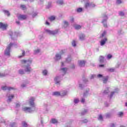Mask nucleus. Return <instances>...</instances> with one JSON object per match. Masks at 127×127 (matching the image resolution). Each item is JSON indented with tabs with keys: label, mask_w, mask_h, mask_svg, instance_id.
Returning a JSON list of instances; mask_svg holds the SVG:
<instances>
[{
	"label": "nucleus",
	"mask_w": 127,
	"mask_h": 127,
	"mask_svg": "<svg viewBox=\"0 0 127 127\" xmlns=\"http://www.w3.org/2000/svg\"><path fill=\"white\" fill-rule=\"evenodd\" d=\"M21 63L22 67H24V71L28 74H30L33 69L30 66L31 64L32 63V60L31 59L29 60H22L21 61Z\"/></svg>",
	"instance_id": "obj_1"
},
{
	"label": "nucleus",
	"mask_w": 127,
	"mask_h": 127,
	"mask_svg": "<svg viewBox=\"0 0 127 127\" xmlns=\"http://www.w3.org/2000/svg\"><path fill=\"white\" fill-rule=\"evenodd\" d=\"M34 101H35V98L34 97H31L29 99V104L31 107H24L22 110L25 112V113H32L35 111V104H34Z\"/></svg>",
	"instance_id": "obj_2"
},
{
	"label": "nucleus",
	"mask_w": 127,
	"mask_h": 127,
	"mask_svg": "<svg viewBox=\"0 0 127 127\" xmlns=\"http://www.w3.org/2000/svg\"><path fill=\"white\" fill-rule=\"evenodd\" d=\"M45 31L47 34H49V35H56L59 31V30L58 29L51 30L49 29H47L45 30Z\"/></svg>",
	"instance_id": "obj_3"
},
{
	"label": "nucleus",
	"mask_w": 127,
	"mask_h": 127,
	"mask_svg": "<svg viewBox=\"0 0 127 127\" xmlns=\"http://www.w3.org/2000/svg\"><path fill=\"white\" fill-rule=\"evenodd\" d=\"M12 45H13V44L10 43L7 47L4 52V55L6 56H10V48L12 47Z\"/></svg>",
	"instance_id": "obj_4"
},
{
	"label": "nucleus",
	"mask_w": 127,
	"mask_h": 127,
	"mask_svg": "<svg viewBox=\"0 0 127 127\" xmlns=\"http://www.w3.org/2000/svg\"><path fill=\"white\" fill-rule=\"evenodd\" d=\"M102 17L103 18L102 23L103 24V26L104 27H108V25L107 24V20H108V16L104 14L102 15Z\"/></svg>",
	"instance_id": "obj_5"
},
{
	"label": "nucleus",
	"mask_w": 127,
	"mask_h": 127,
	"mask_svg": "<svg viewBox=\"0 0 127 127\" xmlns=\"http://www.w3.org/2000/svg\"><path fill=\"white\" fill-rule=\"evenodd\" d=\"M55 83L57 86H60L61 84V76H56L54 78Z\"/></svg>",
	"instance_id": "obj_6"
},
{
	"label": "nucleus",
	"mask_w": 127,
	"mask_h": 127,
	"mask_svg": "<svg viewBox=\"0 0 127 127\" xmlns=\"http://www.w3.org/2000/svg\"><path fill=\"white\" fill-rule=\"evenodd\" d=\"M64 54V51H61L60 53L57 54L55 56V60L56 61H58V60H60L61 59V56Z\"/></svg>",
	"instance_id": "obj_7"
},
{
	"label": "nucleus",
	"mask_w": 127,
	"mask_h": 127,
	"mask_svg": "<svg viewBox=\"0 0 127 127\" xmlns=\"http://www.w3.org/2000/svg\"><path fill=\"white\" fill-rule=\"evenodd\" d=\"M9 35H10L12 39H14V38H16V37H17V35H16V33H13L11 31L9 32Z\"/></svg>",
	"instance_id": "obj_8"
},
{
	"label": "nucleus",
	"mask_w": 127,
	"mask_h": 127,
	"mask_svg": "<svg viewBox=\"0 0 127 127\" xmlns=\"http://www.w3.org/2000/svg\"><path fill=\"white\" fill-rule=\"evenodd\" d=\"M7 27V24H3V23L0 22V28L2 30H6Z\"/></svg>",
	"instance_id": "obj_9"
},
{
	"label": "nucleus",
	"mask_w": 127,
	"mask_h": 127,
	"mask_svg": "<svg viewBox=\"0 0 127 127\" xmlns=\"http://www.w3.org/2000/svg\"><path fill=\"white\" fill-rule=\"evenodd\" d=\"M78 64L79 67H85L86 62L85 61H78Z\"/></svg>",
	"instance_id": "obj_10"
},
{
	"label": "nucleus",
	"mask_w": 127,
	"mask_h": 127,
	"mask_svg": "<svg viewBox=\"0 0 127 127\" xmlns=\"http://www.w3.org/2000/svg\"><path fill=\"white\" fill-rule=\"evenodd\" d=\"M79 40L81 41H84L86 39V35L84 34H80L79 36Z\"/></svg>",
	"instance_id": "obj_11"
},
{
	"label": "nucleus",
	"mask_w": 127,
	"mask_h": 127,
	"mask_svg": "<svg viewBox=\"0 0 127 127\" xmlns=\"http://www.w3.org/2000/svg\"><path fill=\"white\" fill-rule=\"evenodd\" d=\"M1 89L3 91H5L6 90H8V91H10V90H14V88L7 86H3L1 87Z\"/></svg>",
	"instance_id": "obj_12"
},
{
	"label": "nucleus",
	"mask_w": 127,
	"mask_h": 127,
	"mask_svg": "<svg viewBox=\"0 0 127 127\" xmlns=\"http://www.w3.org/2000/svg\"><path fill=\"white\" fill-rule=\"evenodd\" d=\"M118 92H119V89L116 88L114 91L111 92V93L109 95L110 98H113V96H114V95H115V94H116V93H118Z\"/></svg>",
	"instance_id": "obj_13"
},
{
	"label": "nucleus",
	"mask_w": 127,
	"mask_h": 127,
	"mask_svg": "<svg viewBox=\"0 0 127 127\" xmlns=\"http://www.w3.org/2000/svg\"><path fill=\"white\" fill-rule=\"evenodd\" d=\"M27 18V16L26 15H20L18 17L19 20H24V19H26Z\"/></svg>",
	"instance_id": "obj_14"
},
{
	"label": "nucleus",
	"mask_w": 127,
	"mask_h": 127,
	"mask_svg": "<svg viewBox=\"0 0 127 127\" xmlns=\"http://www.w3.org/2000/svg\"><path fill=\"white\" fill-rule=\"evenodd\" d=\"M108 41V39L106 38H104V39L101 40L100 41V45L101 46H104L105 44H106V42Z\"/></svg>",
	"instance_id": "obj_15"
},
{
	"label": "nucleus",
	"mask_w": 127,
	"mask_h": 127,
	"mask_svg": "<svg viewBox=\"0 0 127 127\" xmlns=\"http://www.w3.org/2000/svg\"><path fill=\"white\" fill-rule=\"evenodd\" d=\"M7 96L8 97V102H11V100L14 97V95L13 94H7Z\"/></svg>",
	"instance_id": "obj_16"
},
{
	"label": "nucleus",
	"mask_w": 127,
	"mask_h": 127,
	"mask_svg": "<svg viewBox=\"0 0 127 127\" xmlns=\"http://www.w3.org/2000/svg\"><path fill=\"white\" fill-rule=\"evenodd\" d=\"M41 50H40L39 48H37L35 49L34 50V55H37V54H39V53H40Z\"/></svg>",
	"instance_id": "obj_17"
},
{
	"label": "nucleus",
	"mask_w": 127,
	"mask_h": 127,
	"mask_svg": "<svg viewBox=\"0 0 127 127\" xmlns=\"http://www.w3.org/2000/svg\"><path fill=\"white\" fill-rule=\"evenodd\" d=\"M90 6H91V2H89V1H87V2H86L84 4V7L86 8H90Z\"/></svg>",
	"instance_id": "obj_18"
},
{
	"label": "nucleus",
	"mask_w": 127,
	"mask_h": 127,
	"mask_svg": "<svg viewBox=\"0 0 127 127\" xmlns=\"http://www.w3.org/2000/svg\"><path fill=\"white\" fill-rule=\"evenodd\" d=\"M110 88L107 87L105 90L102 91V93L103 95H106V94H108L110 92V90H109Z\"/></svg>",
	"instance_id": "obj_19"
},
{
	"label": "nucleus",
	"mask_w": 127,
	"mask_h": 127,
	"mask_svg": "<svg viewBox=\"0 0 127 127\" xmlns=\"http://www.w3.org/2000/svg\"><path fill=\"white\" fill-rule=\"evenodd\" d=\"M43 76H47L48 75V70L47 69H43L42 71Z\"/></svg>",
	"instance_id": "obj_20"
},
{
	"label": "nucleus",
	"mask_w": 127,
	"mask_h": 127,
	"mask_svg": "<svg viewBox=\"0 0 127 127\" xmlns=\"http://www.w3.org/2000/svg\"><path fill=\"white\" fill-rule=\"evenodd\" d=\"M57 3L59 4V5H63V4H64V0H58Z\"/></svg>",
	"instance_id": "obj_21"
},
{
	"label": "nucleus",
	"mask_w": 127,
	"mask_h": 127,
	"mask_svg": "<svg viewBox=\"0 0 127 127\" xmlns=\"http://www.w3.org/2000/svg\"><path fill=\"white\" fill-rule=\"evenodd\" d=\"M69 26V22L67 21H64V27L66 28Z\"/></svg>",
	"instance_id": "obj_22"
},
{
	"label": "nucleus",
	"mask_w": 127,
	"mask_h": 127,
	"mask_svg": "<svg viewBox=\"0 0 127 127\" xmlns=\"http://www.w3.org/2000/svg\"><path fill=\"white\" fill-rule=\"evenodd\" d=\"M18 72L20 75H24L25 74V71L22 69H19Z\"/></svg>",
	"instance_id": "obj_23"
},
{
	"label": "nucleus",
	"mask_w": 127,
	"mask_h": 127,
	"mask_svg": "<svg viewBox=\"0 0 127 127\" xmlns=\"http://www.w3.org/2000/svg\"><path fill=\"white\" fill-rule=\"evenodd\" d=\"M67 95V91H63L61 92V97H64Z\"/></svg>",
	"instance_id": "obj_24"
},
{
	"label": "nucleus",
	"mask_w": 127,
	"mask_h": 127,
	"mask_svg": "<svg viewBox=\"0 0 127 127\" xmlns=\"http://www.w3.org/2000/svg\"><path fill=\"white\" fill-rule=\"evenodd\" d=\"M64 127H72V121H70L68 123L66 124Z\"/></svg>",
	"instance_id": "obj_25"
},
{
	"label": "nucleus",
	"mask_w": 127,
	"mask_h": 127,
	"mask_svg": "<svg viewBox=\"0 0 127 127\" xmlns=\"http://www.w3.org/2000/svg\"><path fill=\"white\" fill-rule=\"evenodd\" d=\"M49 19L50 20V21H53L56 19V17L55 16H51L49 18Z\"/></svg>",
	"instance_id": "obj_26"
},
{
	"label": "nucleus",
	"mask_w": 127,
	"mask_h": 127,
	"mask_svg": "<svg viewBox=\"0 0 127 127\" xmlns=\"http://www.w3.org/2000/svg\"><path fill=\"white\" fill-rule=\"evenodd\" d=\"M53 96H61V92L58 91L53 92Z\"/></svg>",
	"instance_id": "obj_27"
},
{
	"label": "nucleus",
	"mask_w": 127,
	"mask_h": 127,
	"mask_svg": "<svg viewBox=\"0 0 127 127\" xmlns=\"http://www.w3.org/2000/svg\"><path fill=\"white\" fill-rule=\"evenodd\" d=\"M3 12L4 13V14H5V15H7V16H9V15H10V13H9V11H8V10H4Z\"/></svg>",
	"instance_id": "obj_28"
},
{
	"label": "nucleus",
	"mask_w": 127,
	"mask_h": 127,
	"mask_svg": "<svg viewBox=\"0 0 127 127\" xmlns=\"http://www.w3.org/2000/svg\"><path fill=\"white\" fill-rule=\"evenodd\" d=\"M102 81L104 84L107 83V82H108V77H103Z\"/></svg>",
	"instance_id": "obj_29"
},
{
	"label": "nucleus",
	"mask_w": 127,
	"mask_h": 127,
	"mask_svg": "<svg viewBox=\"0 0 127 127\" xmlns=\"http://www.w3.org/2000/svg\"><path fill=\"white\" fill-rule=\"evenodd\" d=\"M107 72H115L114 68H109L107 69Z\"/></svg>",
	"instance_id": "obj_30"
},
{
	"label": "nucleus",
	"mask_w": 127,
	"mask_h": 127,
	"mask_svg": "<svg viewBox=\"0 0 127 127\" xmlns=\"http://www.w3.org/2000/svg\"><path fill=\"white\" fill-rule=\"evenodd\" d=\"M105 117L107 119H110V118L112 117V114L107 113L105 115Z\"/></svg>",
	"instance_id": "obj_31"
},
{
	"label": "nucleus",
	"mask_w": 127,
	"mask_h": 127,
	"mask_svg": "<svg viewBox=\"0 0 127 127\" xmlns=\"http://www.w3.org/2000/svg\"><path fill=\"white\" fill-rule=\"evenodd\" d=\"M104 58L103 56H100L99 58V61L100 63H104Z\"/></svg>",
	"instance_id": "obj_32"
},
{
	"label": "nucleus",
	"mask_w": 127,
	"mask_h": 127,
	"mask_svg": "<svg viewBox=\"0 0 127 127\" xmlns=\"http://www.w3.org/2000/svg\"><path fill=\"white\" fill-rule=\"evenodd\" d=\"M51 123L52 124H57V123H58V121L55 119H52L51 120Z\"/></svg>",
	"instance_id": "obj_33"
},
{
	"label": "nucleus",
	"mask_w": 127,
	"mask_h": 127,
	"mask_svg": "<svg viewBox=\"0 0 127 127\" xmlns=\"http://www.w3.org/2000/svg\"><path fill=\"white\" fill-rule=\"evenodd\" d=\"M118 116L120 118H123V117H124V112H119L118 114Z\"/></svg>",
	"instance_id": "obj_34"
},
{
	"label": "nucleus",
	"mask_w": 127,
	"mask_h": 127,
	"mask_svg": "<svg viewBox=\"0 0 127 127\" xmlns=\"http://www.w3.org/2000/svg\"><path fill=\"white\" fill-rule=\"evenodd\" d=\"M52 3L51 2H49L48 4L46 5V7L47 8H50L52 6Z\"/></svg>",
	"instance_id": "obj_35"
},
{
	"label": "nucleus",
	"mask_w": 127,
	"mask_h": 127,
	"mask_svg": "<svg viewBox=\"0 0 127 127\" xmlns=\"http://www.w3.org/2000/svg\"><path fill=\"white\" fill-rule=\"evenodd\" d=\"M80 102V100H79V98H74L73 100V103L74 104H78Z\"/></svg>",
	"instance_id": "obj_36"
},
{
	"label": "nucleus",
	"mask_w": 127,
	"mask_h": 127,
	"mask_svg": "<svg viewBox=\"0 0 127 127\" xmlns=\"http://www.w3.org/2000/svg\"><path fill=\"white\" fill-rule=\"evenodd\" d=\"M118 33L119 35H122L124 34V33H125L124 32V31H123V30L120 29L118 31Z\"/></svg>",
	"instance_id": "obj_37"
},
{
	"label": "nucleus",
	"mask_w": 127,
	"mask_h": 127,
	"mask_svg": "<svg viewBox=\"0 0 127 127\" xmlns=\"http://www.w3.org/2000/svg\"><path fill=\"white\" fill-rule=\"evenodd\" d=\"M96 6V4L94 3V2H90V8H94Z\"/></svg>",
	"instance_id": "obj_38"
},
{
	"label": "nucleus",
	"mask_w": 127,
	"mask_h": 127,
	"mask_svg": "<svg viewBox=\"0 0 127 127\" xmlns=\"http://www.w3.org/2000/svg\"><path fill=\"white\" fill-rule=\"evenodd\" d=\"M76 10L77 12H78V13L82 12V11H83V8H82L81 7L77 8Z\"/></svg>",
	"instance_id": "obj_39"
},
{
	"label": "nucleus",
	"mask_w": 127,
	"mask_h": 127,
	"mask_svg": "<svg viewBox=\"0 0 127 127\" xmlns=\"http://www.w3.org/2000/svg\"><path fill=\"white\" fill-rule=\"evenodd\" d=\"M82 27V26H81V25H76L75 26H74V28L76 30H79V29H80V28Z\"/></svg>",
	"instance_id": "obj_40"
},
{
	"label": "nucleus",
	"mask_w": 127,
	"mask_h": 127,
	"mask_svg": "<svg viewBox=\"0 0 127 127\" xmlns=\"http://www.w3.org/2000/svg\"><path fill=\"white\" fill-rule=\"evenodd\" d=\"M87 113H88V110H84L81 112V116H84V115H86Z\"/></svg>",
	"instance_id": "obj_41"
},
{
	"label": "nucleus",
	"mask_w": 127,
	"mask_h": 127,
	"mask_svg": "<svg viewBox=\"0 0 127 127\" xmlns=\"http://www.w3.org/2000/svg\"><path fill=\"white\" fill-rule=\"evenodd\" d=\"M71 44H72V46H73V47H76L77 45L76 44V41H75V40H73L72 41Z\"/></svg>",
	"instance_id": "obj_42"
},
{
	"label": "nucleus",
	"mask_w": 127,
	"mask_h": 127,
	"mask_svg": "<svg viewBox=\"0 0 127 127\" xmlns=\"http://www.w3.org/2000/svg\"><path fill=\"white\" fill-rule=\"evenodd\" d=\"M25 55V51H22V55L19 56L18 57L19 58H22V57H23Z\"/></svg>",
	"instance_id": "obj_43"
},
{
	"label": "nucleus",
	"mask_w": 127,
	"mask_h": 127,
	"mask_svg": "<svg viewBox=\"0 0 127 127\" xmlns=\"http://www.w3.org/2000/svg\"><path fill=\"white\" fill-rule=\"evenodd\" d=\"M89 95V90H87L85 92H84L83 94V97H87Z\"/></svg>",
	"instance_id": "obj_44"
},
{
	"label": "nucleus",
	"mask_w": 127,
	"mask_h": 127,
	"mask_svg": "<svg viewBox=\"0 0 127 127\" xmlns=\"http://www.w3.org/2000/svg\"><path fill=\"white\" fill-rule=\"evenodd\" d=\"M116 3H117V4H121V3H123V0H117Z\"/></svg>",
	"instance_id": "obj_45"
},
{
	"label": "nucleus",
	"mask_w": 127,
	"mask_h": 127,
	"mask_svg": "<svg viewBox=\"0 0 127 127\" xmlns=\"http://www.w3.org/2000/svg\"><path fill=\"white\" fill-rule=\"evenodd\" d=\"M61 70L64 74L67 72V68H62Z\"/></svg>",
	"instance_id": "obj_46"
},
{
	"label": "nucleus",
	"mask_w": 127,
	"mask_h": 127,
	"mask_svg": "<svg viewBox=\"0 0 127 127\" xmlns=\"http://www.w3.org/2000/svg\"><path fill=\"white\" fill-rule=\"evenodd\" d=\"M98 121H103V116L102 115H99L98 118Z\"/></svg>",
	"instance_id": "obj_47"
},
{
	"label": "nucleus",
	"mask_w": 127,
	"mask_h": 127,
	"mask_svg": "<svg viewBox=\"0 0 127 127\" xmlns=\"http://www.w3.org/2000/svg\"><path fill=\"white\" fill-rule=\"evenodd\" d=\"M32 15L33 17H35L37 15V12H33L32 13Z\"/></svg>",
	"instance_id": "obj_48"
},
{
	"label": "nucleus",
	"mask_w": 127,
	"mask_h": 127,
	"mask_svg": "<svg viewBox=\"0 0 127 127\" xmlns=\"http://www.w3.org/2000/svg\"><path fill=\"white\" fill-rule=\"evenodd\" d=\"M107 34L106 31H104L103 33L102 34L101 37H104V36H105Z\"/></svg>",
	"instance_id": "obj_49"
},
{
	"label": "nucleus",
	"mask_w": 127,
	"mask_h": 127,
	"mask_svg": "<svg viewBox=\"0 0 127 127\" xmlns=\"http://www.w3.org/2000/svg\"><path fill=\"white\" fill-rule=\"evenodd\" d=\"M66 62L67 63H69V62H71V58H68L66 59Z\"/></svg>",
	"instance_id": "obj_50"
},
{
	"label": "nucleus",
	"mask_w": 127,
	"mask_h": 127,
	"mask_svg": "<svg viewBox=\"0 0 127 127\" xmlns=\"http://www.w3.org/2000/svg\"><path fill=\"white\" fill-rule=\"evenodd\" d=\"M119 15H121V16H124L125 15V13L123 11H121L119 12Z\"/></svg>",
	"instance_id": "obj_51"
},
{
	"label": "nucleus",
	"mask_w": 127,
	"mask_h": 127,
	"mask_svg": "<svg viewBox=\"0 0 127 127\" xmlns=\"http://www.w3.org/2000/svg\"><path fill=\"white\" fill-rule=\"evenodd\" d=\"M16 124L15 123H13L10 124V127H16Z\"/></svg>",
	"instance_id": "obj_52"
},
{
	"label": "nucleus",
	"mask_w": 127,
	"mask_h": 127,
	"mask_svg": "<svg viewBox=\"0 0 127 127\" xmlns=\"http://www.w3.org/2000/svg\"><path fill=\"white\" fill-rule=\"evenodd\" d=\"M5 76H6V74L0 72V77H4Z\"/></svg>",
	"instance_id": "obj_53"
},
{
	"label": "nucleus",
	"mask_w": 127,
	"mask_h": 127,
	"mask_svg": "<svg viewBox=\"0 0 127 127\" xmlns=\"http://www.w3.org/2000/svg\"><path fill=\"white\" fill-rule=\"evenodd\" d=\"M25 87H26V84L23 83L21 85V88H22L23 89L25 88Z\"/></svg>",
	"instance_id": "obj_54"
},
{
	"label": "nucleus",
	"mask_w": 127,
	"mask_h": 127,
	"mask_svg": "<svg viewBox=\"0 0 127 127\" xmlns=\"http://www.w3.org/2000/svg\"><path fill=\"white\" fill-rule=\"evenodd\" d=\"M82 123L83 124H86V123H88V120L87 119H84L83 120H82Z\"/></svg>",
	"instance_id": "obj_55"
},
{
	"label": "nucleus",
	"mask_w": 127,
	"mask_h": 127,
	"mask_svg": "<svg viewBox=\"0 0 127 127\" xmlns=\"http://www.w3.org/2000/svg\"><path fill=\"white\" fill-rule=\"evenodd\" d=\"M70 21L72 23V22H74V18L73 17H70Z\"/></svg>",
	"instance_id": "obj_56"
},
{
	"label": "nucleus",
	"mask_w": 127,
	"mask_h": 127,
	"mask_svg": "<svg viewBox=\"0 0 127 127\" xmlns=\"http://www.w3.org/2000/svg\"><path fill=\"white\" fill-rule=\"evenodd\" d=\"M21 7L23 9H25V8H26L25 5H21Z\"/></svg>",
	"instance_id": "obj_57"
},
{
	"label": "nucleus",
	"mask_w": 127,
	"mask_h": 127,
	"mask_svg": "<svg viewBox=\"0 0 127 127\" xmlns=\"http://www.w3.org/2000/svg\"><path fill=\"white\" fill-rule=\"evenodd\" d=\"M81 102L82 103V104H84V103H85V98H82L81 100Z\"/></svg>",
	"instance_id": "obj_58"
},
{
	"label": "nucleus",
	"mask_w": 127,
	"mask_h": 127,
	"mask_svg": "<svg viewBox=\"0 0 127 127\" xmlns=\"http://www.w3.org/2000/svg\"><path fill=\"white\" fill-rule=\"evenodd\" d=\"M97 77L98 78H103V75H102V74H98V75H97Z\"/></svg>",
	"instance_id": "obj_59"
},
{
	"label": "nucleus",
	"mask_w": 127,
	"mask_h": 127,
	"mask_svg": "<svg viewBox=\"0 0 127 127\" xmlns=\"http://www.w3.org/2000/svg\"><path fill=\"white\" fill-rule=\"evenodd\" d=\"M16 108H19V107H20V103H17L16 104Z\"/></svg>",
	"instance_id": "obj_60"
},
{
	"label": "nucleus",
	"mask_w": 127,
	"mask_h": 127,
	"mask_svg": "<svg viewBox=\"0 0 127 127\" xmlns=\"http://www.w3.org/2000/svg\"><path fill=\"white\" fill-rule=\"evenodd\" d=\"M111 58H112V55H108L107 56V59H111Z\"/></svg>",
	"instance_id": "obj_61"
},
{
	"label": "nucleus",
	"mask_w": 127,
	"mask_h": 127,
	"mask_svg": "<svg viewBox=\"0 0 127 127\" xmlns=\"http://www.w3.org/2000/svg\"><path fill=\"white\" fill-rule=\"evenodd\" d=\"M95 75L92 74L91 75V77H90V79H94V78L95 77Z\"/></svg>",
	"instance_id": "obj_62"
},
{
	"label": "nucleus",
	"mask_w": 127,
	"mask_h": 127,
	"mask_svg": "<svg viewBox=\"0 0 127 127\" xmlns=\"http://www.w3.org/2000/svg\"><path fill=\"white\" fill-rule=\"evenodd\" d=\"M45 24H46V25H50V23L48 22V21H46Z\"/></svg>",
	"instance_id": "obj_63"
},
{
	"label": "nucleus",
	"mask_w": 127,
	"mask_h": 127,
	"mask_svg": "<svg viewBox=\"0 0 127 127\" xmlns=\"http://www.w3.org/2000/svg\"><path fill=\"white\" fill-rule=\"evenodd\" d=\"M110 127H115V124H111V125H110Z\"/></svg>",
	"instance_id": "obj_64"
}]
</instances>
